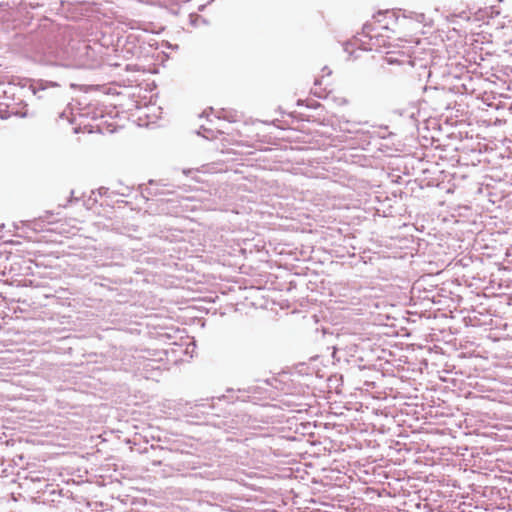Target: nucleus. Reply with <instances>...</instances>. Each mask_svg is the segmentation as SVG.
<instances>
[{"mask_svg": "<svg viewBox=\"0 0 512 512\" xmlns=\"http://www.w3.org/2000/svg\"><path fill=\"white\" fill-rule=\"evenodd\" d=\"M424 19V14L418 15L417 21H422Z\"/></svg>", "mask_w": 512, "mask_h": 512, "instance_id": "obj_3", "label": "nucleus"}, {"mask_svg": "<svg viewBox=\"0 0 512 512\" xmlns=\"http://www.w3.org/2000/svg\"><path fill=\"white\" fill-rule=\"evenodd\" d=\"M397 17L394 12L390 10L378 11L372 16V19L366 21L362 26L363 33L371 32L375 30H390V22H396Z\"/></svg>", "mask_w": 512, "mask_h": 512, "instance_id": "obj_1", "label": "nucleus"}, {"mask_svg": "<svg viewBox=\"0 0 512 512\" xmlns=\"http://www.w3.org/2000/svg\"><path fill=\"white\" fill-rule=\"evenodd\" d=\"M142 30L145 33H148V32H163L164 31V27H160L159 30H154V29H149V28H144Z\"/></svg>", "mask_w": 512, "mask_h": 512, "instance_id": "obj_2", "label": "nucleus"}, {"mask_svg": "<svg viewBox=\"0 0 512 512\" xmlns=\"http://www.w3.org/2000/svg\"><path fill=\"white\" fill-rule=\"evenodd\" d=\"M28 32L33 33V32H35V29H31Z\"/></svg>", "mask_w": 512, "mask_h": 512, "instance_id": "obj_5", "label": "nucleus"}, {"mask_svg": "<svg viewBox=\"0 0 512 512\" xmlns=\"http://www.w3.org/2000/svg\"><path fill=\"white\" fill-rule=\"evenodd\" d=\"M450 32L457 33V32H459V30H458V29H456V28H453Z\"/></svg>", "mask_w": 512, "mask_h": 512, "instance_id": "obj_4", "label": "nucleus"}]
</instances>
